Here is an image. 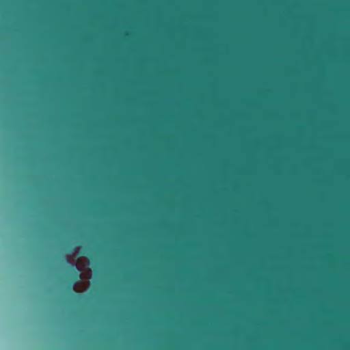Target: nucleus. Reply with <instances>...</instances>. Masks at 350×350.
I'll return each mask as SVG.
<instances>
[{
    "instance_id": "1",
    "label": "nucleus",
    "mask_w": 350,
    "mask_h": 350,
    "mask_svg": "<svg viewBox=\"0 0 350 350\" xmlns=\"http://www.w3.org/2000/svg\"><path fill=\"white\" fill-rule=\"evenodd\" d=\"M70 267L74 270V281L75 282L77 280H79L81 278V274L79 273L78 267L74 263H72Z\"/></svg>"
},
{
    "instance_id": "2",
    "label": "nucleus",
    "mask_w": 350,
    "mask_h": 350,
    "mask_svg": "<svg viewBox=\"0 0 350 350\" xmlns=\"http://www.w3.org/2000/svg\"><path fill=\"white\" fill-rule=\"evenodd\" d=\"M74 284H74V282H73L70 283V284H69V286H68V288H69V291H70V292H72V291L75 290Z\"/></svg>"
}]
</instances>
